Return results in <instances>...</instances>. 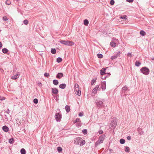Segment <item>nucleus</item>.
I'll return each mask as SVG.
<instances>
[{
    "label": "nucleus",
    "mask_w": 154,
    "mask_h": 154,
    "mask_svg": "<svg viewBox=\"0 0 154 154\" xmlns=\"http://www.w3.org/2000/svg\"><path fill=\"white\" fill-rule=\"evenodd\" d=\"M104 99H102L101 100H97L96 102V104L97 107L99 108L100 107L104 106L103 102L105 101Z\"/></svg>",
    "instance_id": "f257e3e1"
},
{
    "label": "nucleus",
    "mask_w": 154,
    "mask_h": 154,
    "mask_svg": "<svg viewBox=\"0 0 154 154\" xmlns=\"http://www.w3.org/2000/svg\"><path fill=\"white\" fill-rule=\"evenodd\" d=\"M141 72L144 74L147 75L149 72V69L146 67H144L140 69Z\"/></svg>",
    "instance_id": "f03ea898"
},
{
    "label": "nucleus",
    "mask_w": 154,
    "mask_h": 154,
    "mask_svg": "<svg viewBox=\"0 0 154 154\" xmlns=\"http://www.w3.org/2000/svg\"><path fill=\"white\" fill-rule=\"evenodd\" d=\"M60 42L61 43L66 45H72L74 44V43L71 41L61 40Z\"/></svg>",
    "instance_id": "7ed1b4c3"
},
{
    "label": "nucleus",
    "mask_w": 154,
    "mask_h": 154,
    "mask_svg": "<svg viewBox=\"0 0 154 154\" xmlns=\"http://www.w3.org/2000/svg\"><path fill=\"white\" fill-rule=\"evenodd\" d=\"M100 89L101 87L100 85H97L92 90V93L94 94H97V91H100Z\"/></svg>",
    "instance_id": "20e7f679"
},
{
    "label": "nucleus",
    "mask_w": 154,
    "mask_h": 154,
    "mask_svg": "<svg viewBox=\"0 0 154 154\" xmlns=\"http://www.w3.org/2000/svg\"><path fill=\"white\" fill-rule=\"evenodd\" d=\"M62 115L59 113H56L55 114V119L57 121L60 122L62 117Z\"/></svg>",
    "instance_id": "39448f33"
},
{
    "label": "nucleus",
    "mask_w": 154,
    "mask_h": 154,
    "mask_svg": "<svg viewBox=\"0 0 154 154\" xmlns=\"http://www.w3.org/2000/svg\"><path fill=\"white\" fill-rule=\"evenodd\" d=\"M102 91H104L106 88V82L105 81H103V82H101V85H100Z\"/></svg>",
    "instance_id": "423d86ee"
},
{
    "label": "nucleus",
    "mask_w": 154,
    "mask_h": 154,
    "mask_svg": "<svg viewBox=\"0 0 154 154\" xmlns=\"http://www.w3.org/2000/svg\"><path fill=\"white\" fill-rule=\"evenodd\" d=\"M106 136L105 134H102L100 136L98 140L100 142L102 143L104 140Z\"/></svg>",
    "instance_id": "0eeeda50"
},
{
    "label": "nucleus",
    "mask_w": 154,
    "mask_h": 154,
    "mask_svg": "<svg viewBox=\"0 0 154 154\" xmlns=\"http://www.w3.org/2000/svg\"><path fill=\"white\" fill-rule=\"evenodd\" d=\"M82 140V138L80 137H78L75 138L74 140V143L76 144H79V142Z\"/></svg>",
    "instance_id": "6e6552de"
},
{
    "label": "nucleus",
    "mask_w": 154,
    "mask_h": 154,
    "mask_svg": "<svg viewBox=\"0 0 154 154\" xmlns=\"http://www.w3.org/2000/svg\"><path fill=\"white\" fill-rule=\"evenodd\" d=\"M63 76V74L62 72H59L56 75V78L57 79H60Z\"/></svg>",
    "instance_id": "1a4fd4ad"
},
{
    "label": "nucleus",
    "mask_w": 154,
    "mask_h": 154,
    "mask_svg": "<svg viewBox=\"0 0 154 154\" xmlns=\"http://www.w3.org/2000/svg\"><path fill=\"white\" fill-rule=\"evenodd\" d=\"M52 92L54 94H56L58 92V91L56 88H52Z\"/></svg>",
    "instance_id": "9d476101"
},
{
    "label": "nucleus",
    "mask_w": 154,
    "mask_h": 154,
    "mask_svg": "<svg viewBox=\"0 0 154 154\" xmlns=\"http://www.w3.org/2000/svg\"><path fill=\"white\" fill-rule=\"evenodd\" d=\"M20 74L19 73H17L16 75L12 76L11 77V79H16L18 78Z\"/></svg>",
    "instance_id": "9b49d317"
},
{
    "label": "nucleus",
    "mask_w": 154,
    "mask_h": 154,
    "mask_svg": "<svg viewBox=\"0 0 154 154\" xmlns=\"http://www.w3.org/2000/svg\"><path fill=\"white\" fill-rule=\"evenodd\" d=\"M111 127L115 128L117 125V122L116 121H112L111 122Z\"/></svg>",
    "instance_id": "f8f14e48"
},
{
    "label": "nucleus",
    "mask_w": 154,
    "mask_h": 154,
    "mask_svg": "<svg viewBox=\"0 0 154 154\" xmlns=\"http://www.w3.org/2000/svg\"><path fill=\"white\" fill-rule=\"evenodd\" d=\"M75 92L77 95L79 96H80L81 95V91L79 90V89L75 90Z\"/></svg>",
    "instance_id": "ddd939ff"
},
{
    "label": "nucleus",
    "mask_w": 154,
    "mask_h": 154,
    "mask_svg": "<svg viewBox=\"0 0 154 154\" xmlns=\"http://www.w3.org/2000/svg\"><path fill=\"white\" fill-rule=\"evenodd\" d=\"M3 130L5 132H8L9 130V128L6 126H4L2 127Z\"/></svg>",
    "instance_id": "4468645a"
},
{
    "label": "nucleus",
    "mask_w": 154,
    "mask_h": 154,
    "mask_svg": "<svg viewBox=\"0 0 154 154\" xmlns=\"http://www.w3.org/2000/svg\"><path fill=\"white\" fill-rule=\"evenodd\" d=\"M142 129L140 128H138L137 129V131L138 132H139V134L140 135L143 134L144 133V131H142Z\"/></svg>",
    "instance_id": "2eb2a0df"
},
{
    "label": "nucleus",
    "mask_w": 154,
    "mask_h": 154,
    "mask_svg": "<svg viewBox=\"0 0 154 154\" xmlns=\"http://www.w3.org/2000/svg\"><path fill=\"white\" fill-rule=\"evenodd\" d=\"M106 70V69L103 68L100 70V73L101 75H103L105 74V71Z\"/></svg>",
    "instance_id": "dca6fc26"
},
{
    "label": "nucleus",
    "mask_w": 154,
    "mask_h": 154,
    "mask_svg": "<svg viewBox=\"0 0 154 154\" xmlns=\"http://www.w3.org/2000/svg\"><path fill=\"white\" fill-rule=\"evenodd\" d=\"M66 87V85L64 83L62 84L59 85L60 88L62 89H65Z\"/></svg>",
    "instance_id": "f3484780"
},
{
    "label": "nucleus",
    "mask_w": 154,
    "mask_h": 154,
    "mask_svg": "<svg viewBox=\"0 0 154 154\" xmlns=\"http://www.w3.org/2000/svg\"><path fill=\"white\" fill-rule=\"evenodd\" d=\"M59 82L56 79H54L53 81V84L55 85H58Z\"/></svg>",
    "instance_id": "a211bd4d"
},
{
    "label": "nucleus",
    "mask_w": 154,
    "mask_h": 154,
    "mask_svg": "<svg viewBox=\"0 0 154 154\" xmlns=\"http://www.w3.org/2000/svg\"><path fill=\"white\" fill-rule=\"evenodd\" d=\"M65 108L66 111L67 112H68L70 110V108L69 106H68L66 105V106Z\"/></svg>",
    "instance_id": "6ab92c4d"
},
{
    "label": "nucleus",
    "mask_w": 154,
    "mask_h": 154,
    "mask_svg": "<svg viewBox=\"0 0 154 154\" xmlns=\"http://www.w3.org/2000/svg\"><path fill=\"white\" fill-rule=\"evenodd\" d=\"M8 50L6 48H4L2 49V51L4 53L7 54L8 52Z\"/></svg>",
    "instance_id": "aec40b11"
},
{
    "label": "nucleus",
    "mask_w": 154,
    "mask_h": 154,
    "mask_svg": "<svg viewBox=\"0 0 154 154\" xmlns=\"http://www.w3.org/2000/svg\"><path fill=\"white\" fill-rule=\"evenodd\" d=\"M74 91L75 90H77V89H79V85L77 83H76V84H75L74 86Z\"/></svg>",
    "instance_id": "412c9836"
},
{
    "label": "nucleus",
    "mask_w": 154,
    "mask_h": 154,
    "mask_svg": "<svg viewBox=\"0 0 154 154\" xmlns=\"http://www.w3.org/2000/svg\"><path fill=\"white\" fill-rule=\"evenodd\" d=\"M26 152V151L23 148H22L20 150V152L21 154H25Z\"/></svg>",
    "instance_id": "4be33fe9"
},
{
    "label": "nucleus",
    "mask_w": 154,
    "mask_h": 154,
    "mask_svg": "<svg viewBox=\"0 0 154 154\" xmlns=\"http://www.w3.org/2000/svg\"><path fill=\"white\" fill-rule=\"evenodd\" d=\"M140 34L143 36H144L146 35V32L143 30H141L140 32Z\"/></svg>",
    "instance_id": "5701e85b"
},
{
    "label": "nucleus",
    "mask_w": 154,
    "mask_h": 154,
    "mask_svg": "<svg viewBox=\"0 0 154 154\" xmlns=\"http://www.w3.org/2000/svg\"><path fill=\"white\" fill-rule=\"evenodd\" d=\"M110 45L112 47H115L116 46V44L115 42H110Z\"/></svg>",
    "instance_id": "b1692460"
},
{
    "label": "nucleus",
    "mask_w": 154,
    "mask_h": 154,
    "mask_svg": "<svg viewBox=\"0 0 154 154\" xmlns=\"http://www.w3.org/2000/svg\"><path fill=\"white\" fill-rule=\"evenodd\" d=\"M89 23L87 19H85L84 21V24L85 25H87Z\"/></svg>",
    "instance_id": "393cba45"
},
{
    "label": "nucleus",
    "mask_w": 154,
    "mask_h": 154,
    "mask_svg": "<svg viewBox=\"0 0 154 154\" xmlns=\"http://www.w3.org/2000/svg\"><path fill=\"white\" fill-rule=\"evenodd\" d=\"M51 52L53 54H55L56 53V50L55 48L51 49Z\"/></svg>",
    "instance_id": "a878e982"
},
{
    "label": "nucleus",
    "mask_w": 154,
    "mask_h": 154,
    "mask_svg": "<svg viewBox=\"0 0 154 154\" xmlns=\"http://www.w3.org/2000/svg\"><path fill=\"white\" fill-rule=\"evenodd\" d=\"M97 78H94L92 80L91 82V85H93L94 84V83L96 82Z\"/></svg>",
    "instance_id": "bb28decb"
},
{
    "label": "nucleus",
    "mask_w": 154,
    "mask_h": 154,
    "mask_svg": "<svg viewBox=\"0 0 154 154\" xmlns=\"http://www.w3.org/2000/svg\"><path fill=\"white\" fill-rule=\"evenodd\" d=\"M120 51H118L116 53L114 56H115V57L116 58L118 57L120 54Z\"/></svg>",
    "instance_id": "cd10ccee"
},
{
    "label": "nucleus",
    "mask_w": 154,
    "mask_h": 154,
    "mask_svg": "<svg viewBox=\"0 0 154 154\" xmlns=\"http://www.w3.org/2000/svg\"><path fill=\"white\" fill-rule=\"evenodd\" d=\"M97 56L98 58H102L103 57V54H97Z\"/></svg>",
    "instance_id": "c85d7f7f"
},
{
    "label": "nucleus",
    "mask_w": 154,
    "mask_h": 154,
    "mask_svg": "<svg viewBox=\"0 0 154 154\" xmlns=\"http://www.w3.org/2000/svg\"><path fill=\"white\" fill-rule=\"evenodd\" d=\"M101 143V142H100L98 140V141H96L95 143V147H97L98 145H99Z\"/></svg>",
    "instance_id": "c756f323"
},
{
    "label": "nucleus",
    "mask_w": 154,
    "mask_h": 154,
    "mask_svg": "<svg viewBox=\"0 0 154 154\" xmlns=\"http://www.w3.org/2000/svg\"><path fill=\"white\" fill-rule=\"evenodd\" d=\"M62 60V58L60 57H58L57 59V61L58 63L61 62Z\"/></svg>",
    "instance_id": "7c9ffc66"
},
{
    "label": "nucleus",
    "mask_w": 154,
    "mask_h": 154,
    "mask_svg": "<svg viewBox=\"0 0 154 154\" xmlns=\"http://www.w3.org/2000/svg\"><path fill=\"white\" fill-rule=\"evenodd\" d=\"M141 64V63L137 61H136L135 63V65L137 66H139Z\"/></svg>",
    "instance_id": "2f4dec72"
},
{
    "label": "nucleus",
    "mask_w": 154,
    "mask_h": 154,
    "mask_svg": "<svg viewBox=\"0 0 154 154\" xmlns=\"http://www.w3.org/2000/svg\"><path fill=\"white\" fill-rule=\"evenodd\" d=\"M82 124L81 122H79L76 125V126L77 127L79 128L82 125Z\"/></svg>",
    "instance_id": "473e14b6"
},
{
    "label": "nucleus",
    "mask_w": 154,
    "mask_h": 154,
    "mask_svg": "<svg viewBox=\"0 0 154 154\" xmlns=\"http://www.w3.org/2000/svg\"><path fill=\"white\" fill-rule=\"evenodd\" d=\"M120 142L121 144H123L125 142V140L124 139H121L120 140Z\"/></svg>",
    "instance_id": "72a5a7b5"
},
{
    "label": "nucleus",
    "mask_w": 154,
    "mask_h": 154,
    "mask_svg": "<svg viewBox=\"0 0 154 154\" xmlns=\"http://www.w3.org/2000/svg\"><path fill=\"white\" fill-rule=\"evenodd\" d=\"M85 143L86 142H85V140H83L80 143V145L81 146H83L85 144Z\"/></svg>",
    "instance_id": "f704fd0d"
},
{
    "label": "nucleus",
    "mask_w": 154,
    "mask_h": 154,
    "mask_svg": "<svg viewBox=\"0 0 154 154\" xmlns=\"http://www.w3.org/2000/svg\"><path fill=\"white\" fill-rule=\"evenodd\" d=\"M81 122L80 120L78 118H77L74 121V123H77V122Z\"/></svg>",
    "instance_id": "c9c22d12"
},
{
    "label": "nucleus",
    "mask_w": 154,
    "mask_h": 154,
    "mask_svg": "<svg viewBox=\"0 0 154 154\" xmlns=\"http://www.w3.org/2000/svg\"><path fill=\"white\" fill-rule=\"evenodd\" d=\"M14 142V139L13 138H11L9 140V143L11 144L13 143Z\"/></svg>",
    "instance_id": "e433bc0d"
},
{
    "label": "nucleus",
    "mask_w": 154,
    "mask_h": 154,
    "mask_svg": "<svg viewBox=\"0 0 154 154\" xmlns=\"http://www.w3.org/2000/svg\"><path fill=\"white\" fill-rule=\"evenodd\" d=\"M23 23L24 24L27 25L29 23V21L27 20H25L23 21Z\"/></svg>",
    "instance_id": "4c0bfd02"
},
{
    "label": "nucleus",
    "mask_w": 154,
    "mask_h": 154,
    "mask_svg": "<svg viewBox=\"0 0 154 154\" xmlns=\"http://www.w3.org/2000/svg\"><path fill=\"white\" fill-rule=\"evenodd\" d=\"M128 89V88L127 87L125 86L124 87L122 88V93L123 92V91L127 90Z\"/></svg>",
    "instance_id": "58836bf2"
},
{
    "label": "nucleus",
    "mask_w": 154,
    "mask_h": 154,
    "mask_svg": "<svg viewBox=\"0 0 154 154\" xmlns=\"http://www.w3.org/2000/svg\"><path fill=\"white\" fill-rule=\"evenodd\" d=\"M130 148L129 147L126 146L125 147V151L127 152H129Z\"/></svg>",
    "instance_id": "ea45409f"
},
{
    "label": "nucleus",
    "mask_w": 154,
    "mask_h": 154,
    "mask_svg": "<svg viewBox=\"0 0 154 154\" xmlns=\"http://www.w3.org/2000/svg\"><path fill=\"white\" fill-rule=\"evenodd\" d=\"M82 132L84 134H86L87 133V130L86 129H84L82 131Z\"/></svg>",
    "instance_id": "a19ab883"
},
{
    "label": "nucleus",
    "mask_w": 154,
    "mask_h": 154,
    "mask_svg": "<svg viewBox=\"0 0 154 154\" xmlns=\"http://www.w3.org/2000/svg\"><path fill=\"white\" fill-rule=\"evenodd\" d=\"M120 18L123 19H127V16L125 15L121 16L120 17Z\"/></svg>",
    "instance_id": "79ce46f5"
},
{
    "label": "nucleus",
    "mask_w": 154,
    "mask_h": 154,
    "mask_svg": "<svg viewBox=\"0 0 154 154\" xmlns=\"http://www.w3.org/2000/svg\"><path fill=\"white\" fill-rule=\"evenodd\" d=\"M44 75L47 78L49 77L50 76L49 74L47 72H45L44 74Z\"/></svg>",
    "instance_id": "37998d69"
},
{
    "label": "nucleus",
    "mask_w": 154,
    "mask_h": 154,
    "mask_svg": "<svg viewBox=\"0 0 154 154\" xmlns=\"http://www.w3.org/2000/svg\"><path fill=\"white\" fill-rule=\"evenodd\" d=\"M33 102L35 104H37L38 102V99L35 98L33 100Z\"/></svg>",
    "instance_id": "c03bdc74"
},
{
    "label": "nucleus",
    "mask_w": 154,
    "mask_h": 154,
    "mask_svg": "<svg viewBox=\"0 0 154 154\" xmlns=\"http://www.w3.org/2000/svg\"><path fill=\"white\" fill-rule=\"evenodd\" d=\"M57 150L58 152H60L62 150V149L61 147H58L57 148Z\"/></svg>",
    "instance_id": "a18cd8bd"
},
{
    "label": "nucleus",
    "mask_w": 154,
    "mask_h": 154,
    "mask_svg": "<svg viewBox=\"0 0 154 154\" xmlns=\"http://www.w3.org/2000/svg\"><path fill=\"white\" fill-rule=\"evenodd\" d=\"M8 18L6 16H4L3 17V20L4 21H6L8 20Z\"/></svg>",
    "instance_id": "49530a36"
},
{
    "label": "nucleus",
    "mask_w": 154,
    "mask_h": 154,
    "mask_svg": "<svg viewBox=\"0 0 154 154\" xmlns=\"http://www.w3.org/2000/svg\"><path fill=\"white\" fill-rule=\"evenodd\" d=\"M115 2L113 0H111L110 1V4L111 5H113L114 4Z\"/></svg>",
    "instance_id": "de8ad7c7"
},
{
    "label": "nucleus",
    "mask_w": 154,
    "mask_h": 154,
    "mask_svg": "<svg viewBox=\"0 0 154 154\" xmlns=\"http://www.w3.org/2000/svg\"><path fill=\"white\" fill-rule=\"evenodd\" d=\"M110 75V73H107L106 75H104L105 77H106V78L107 77H108Z\"/></svg>",
    "instance_id": "09e8293b"
},
{
    "label": "nucleus",
    "mask_w": 154,
    "mask_h": 154,
    "mask_svg": "<svg viewBox=\"0 0 154 154\" xmlns=\"http://www.w3.org/2000/svg\"><path fill=\"white\" fill-rule=\"evenodd\" d=\"M5 98L4 97H2L1 96H0V100L2 101L5 100Z\"/></svg>",
    "instance_id": "8fccbe9b"
},
{
    "label": "nucleus",
    "mask_w": 154,
    "mask_h": 154,
    "mask_svg": "<svg viewBox=\"0 0 154 154\" xmlns=\"http://www.w3.org/2000/svg\"><path fill=\"white\" fill-rule=\"evenodd\" d=\"M127 56L128 57H131L132 56V54L130 53H129L128 54Z\"/></svg>",
    "instance_id": "3c124183"
},
{
    "label": "nucleus",
    "mask_w": 154,
    "mask_h": 154,
    "mask_svg": "<svg viewBox=\"0 0 154 154\" xmlns=\"http://www.w3.org/2000/svg\"><path fill=\"white\" fill-rule=\"evenodd\" d=\"M127 139L128 140H130L131 139V136H128L127 137Z\"/></svg>",
    "instance_id": "603ef678"
},
{
    "label": "nucleus",
    "mask_w": 154,
    "mask_h": 154,
    "mask_svg": "<svg viewBox=\"0 0 154 154\" xmlns=\"http://www.w3.org/2000/svg\"><path fill=\"white\" fill-rule=\"evenodd\" d=\"M103 133V131L102 130H100L98 131V133L100 134H102Z\"/></svg>",
    "instance_id": "864d4df0"
},
{
    "label": "nucleus",
    "mask_w": 154,
    "mask_h": 154,
    "mask_svg": "<svg viewBox=\"0 0 154 154\" xmlns=\"http://www.w3.org/2000/svg\"><path fill=\"white\" fill-rule=\"evenodd\" d=\"M101 75V78L102 79H106V77L104 75Z\"/></svg>",
    "instance_id": "5fc2aeb1"
},
{
    "label": "nucleus",
    "mask_w": 154,
    "mask_h": 154,
    "mask_svg": "<svg viewBox=\"0 0 154 154\" xmlns=\"http://www.w3.org/2000/svg\"><path fill=\"white\" fill-rule=\"evenodd\" d=\"M126 1L129 3H131L134 1V0H126Z\"/></svg>",
    "instance_id": "6e6d98bb"
},
{
    "label": "nucleus",
    "mask_w": 154,
    "mask_h": 154,
    "mask_svg": "<svg viewBox=\"0 0 154 154\" xmlns=\"http://www.w3.org/2000/svg\"><path fill=\"white\" fill-rule=\"evenodd\" d=\"M79 116H83V114L82 113V112H80L79 113Z\"/></svg>",
    "instance_id": "4d7b16f0"
},
{
    "label": "nucleus",
    "mask_w": 154,
    "mask_h": 154,
    "mask_svg": "<svg viewBox=\"0 0 154 154\" xmlns=\"http://www.w3.org/2000/svg\"><path fill=\"white\" fill-rule=\"evenodd\" d=\"M116 58L115 57V56H114V55L112 56L111 57V59L112 60H114Z\"/></svg>",
    "instance_id": "13d9d810"
},
{
    "label": "nucleus",
    "mask_w": 154,
    "mask_h": 154,
    "mask_svg": "<svg viewBox=\"0 0 154 154\" xmlns=\"http://www.w3.org/2000/svg\"><path fill=\"white\" fill-rule=\"evenodd\" d=\"M6 112L7 113L9 114L10 113V110L8 109L6 111Z\"/></svg>",
    "instance_id": "bf43d9fd"
},
{
    "label": "nucleus",
    "mask_w": 154,
    "mask_h": 154,
    "mask_svg": "<svg viewBox=\"0 0 154 154\" xmlns=\"http://www.w3.org/2000/svg\"><path fill=\"white\" fill-rule=\"evenodd\" d=\"M2 44L1 43V42H0V49H1V48H2Z\"/></svg>",
    "instance_id": "052dcab7"
},
{
    "label": "nucleus",
    "mask_w": 154,
    "mask_h": 154,
    "mask_svg": "<svg viewBox=\"0 0 154 154\" xmlns=\"http://www.w3.org/2000/svg\"><path fill=\"white\" fill-rule=\"evenodd\" d=\"M8 1H6L5 3L7 5H9L10 4V2H8Z\"/></svg>",
    "instance_id": "680f3d73"
},
{
    "label": "nucleus",
    "mask_w": 154,
    "mask_h": 154,
    "mask_svg": "<svg viewBox=\"0 0 154 154\" xmlns=\"http://www.w3.org/2000/svg\"><path fill=\"white\" fill-rule=\"evenodd\" d=\"M109 151L110 152H111L112 151V149H109Z\"/></svg>",
    "instance_id": "e2e57ef3"
},
{
    "label": "nucleus",
    "mask_w": 154,
    "mask_h": 154,
    "mask_svg": "<svg viewBox=\"0 0 154 154\" xmlns=\"http://www.w3.org/2000/svg\"><path fill=\"white\" fill-rule=\"evenodd\" d=\"M38 83L39 84L41 85V82H40L39 83Z\"/></svg>",
    "instance_id": "0e129e2a"
}]
</instances>
